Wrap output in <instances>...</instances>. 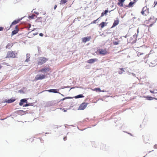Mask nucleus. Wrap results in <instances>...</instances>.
<instances>
[{
  "instance_id": "obj_35",
  "label": "nucleus",
  "mask_w": 157,
  "mask_h": 157,
  "mask_svg": "<svg viewBox=\"0 0 157 157\" xmlns=\"http://www.w3.org/2000/svg\"><path fill=\"white\" fill-rule=\"evenodd\" d=\"M39 35L41 36H43L44 35V34L42 33H40L39 34Z\"/></svg>"
},
{
  "instance_id": "obj_4",
  "label": "nucleus",
  "mask_w": 157,
  "mask_h": 157,
  "mask_svg": "<svg viewBox=\"0 0 157 157\" xmlns=\"http://www.w3.org/2000/svg\"><path fill=\"white\" fill-rule=\"evenodd\" d=\"M149 9L146 6H145L143 8L141 13L142 15L144 16H147L149 14Z\"/></svg>"
},
{
  "instance_id": "obj_5",
  "label": "nucleus",
  "mask_w": 157,
  "mask_h": 157,
  "mask_svg": "<svg viewBox=\"0 0 157 157\" xmlns=\"http://www.w3.org/2000/svg\"><path fill=\"white\" fill-rule=\"evenodd\" d=\"M137 2V0H133V2H130L128 5H124V8H128L132 7L133 5L135 4Z\"/></svg>"
},
{
  "instance_id": "obj_12",
  "label": "nucleus",
  "mask_w": 157,
  "mask_h": 157,
  "mask_svg": "<svg viewBox=\"0 0 157 157\" xmlns=\"http://www.w3.org/2000/svg\"><path fill=\"white\" fill-rule=\"evenodd\" d=\"M59 90L58 89H50L48 90H46L45 91H48L49 92H52L55 93H59V92H58L57 91Z\"/></svg>"
},
{
  "instance_id": "obj_16",
  "label": "nucleus",
  "mask_w": 157,
  "mask_h": 157,
  "mask_svg": "<svg viewBox=\"0 0 157 157\" xmlns=\"http://www.w3.org/2000/svg\"><path fill=\"white\" fill-rule=\"evenodd\" d=\"M27 101L26 99H23L20 100V102L19 103V105L20 106H22L23 105V103H27Z\"/></svg>"
},
{
  "instance_id": "obj_40",
  "label": "nucleus",
  "mask_w": 157,
  "mask_h": 157,
  "mask_svg": "<svg viewBox=\"0 0 157 157\" xmlns=\"http://www.w3.org/2000/svg\"><path fill=\"white\" fill-rule=\"evenodd\" d=\"M67 98H63L62 99H61L63 101V100H64L65 99H66Z\"/></svg>"
},
{
  "instance_id": "obj_21",
  "label": "nucleus",
  "mask_w": 157,
  "mask_h": 157,
  "mask_svg": "<svg viewBox=\"0 0 157 157\" xmlns=\"http://www.w3.org/2000/svg\"><path fill=\"white\" fill-rule=\"evenodd\" d=\"M83 97H84V96L83 95H82V94H79V95H78L76 96H75V98H83Z\"/></svg>"
},
{
  "instance_id": "obj_14",
  "label": "nucleus",
  "mask_w": 157,
  "mask_h": 157,
  "mask_svg": "<svg viewBox=\"0 0 157 157\" xmlns=\"http://www.w3.org/2000/svg\"><path fill=\"white\" fill-rule=\"evenodd\" d=\"M15 100V99L13 98H11L10 99L8 100H5V102L8 103H10L13 102Z\"/></svg>"
},
{
  "instance_id": "obj_33",
  "label": "nucleus",
  "mask_w": 157,
  "mask_h": 157,
  "mask_svg": "<svg viewBox=\"0 0 157 157\" xmlns=\"http://www.w3.org/2000/svg\"><path fill=\"white\" fill-rule=\"evenodd\" d=\"M3 29V28L2 27H0V31H2Z\"/></svg>"
},
{
  "instance_id": "obj_13",
  "label": "nucleus",
  "mask_w": 157,
  "mask_h": 157,
  "mask_svg": "<svg viewBox=\"0 0 157 157\" xmlns=\"http://www.w3.org/2000/svg\"><path fill=\"white\" fill-rule=\"evenodd\" d=\"M119 21L118 19H117V20H115L114 21L113 25L111 28H113L116 26H117L119 24Z\"/></svg>"
},
{
  "instance_id": "obj_38",
  "label": "nucleus",
  "mask_w": 157,
  "mask_h": 157,
  "mask_svg": "<svg viewBox=\"0 0 157 157\" xmlns=\"http://www.w3.org/2000/svg\"><path fill=\"white\" fill-rule=\"evenodd\" d=\"M63 140H67V137H64V138H63Z\"/></svg>"
},
{
  "instance_id": "obj_39",
  "label": "nucleus",
  "mask_w": 157,
  "mask_h": 157,
  "mask_svg": "<svg viewBox=\"0 0 157 157\" xmlns=\"http://www.w3.org/2000/svg\"><path fill=\"white\" fill-rule=\"evenodd\" d=\"M150 92H151V93H154V92L152 91V90H150Z\"/></svg>"
},
{
  "instance_id": "obj_36",
  "label": "nucleus",
  "mask_w": 157,
  "mask_h": 157,
  "mask_svg": "<svg viewBox=\"0 0 157 157\" xmlns=\"http://www.w3.org/2000/svg\"><path fill=\"white\" fill-rule=\"evenodd\" d=\"M105 15V14H104V12H102V13H101V17H103L104 16V15Z\"/></svg>"
},
{
  "instance_id": "obj_18",
  "label": "nucleus",
  "mask_w": 157,
  "mask_h": 157,
  "mask_svg": "<svg viewBox=\"0 0 157 157\" xmlns=\"http://www.w3.org/2000/svg\"><path fill=\"white\" fill-rule=\"evenodd\" d=\"M50 70L49 68H44L39 70V72H46L49 71Z\"/></svg>"
},
{
  "instance_id": "obj_23",
  "label": "nucleus",
  "mask_w": 157,
  "mask_h": 157,
  "mask_svg": "<svg viewBox=\"0 0 157 157\" xmlns=\"http://www.w3.org/2000/svg\"><path fill=\"white\" fill-rule=\"evenodd\" d=\"M105 22H102L99 25L102 28L105 26Z\"/></svg>"
},
{
  "instance_id": "obj_2",
  "label": "nucleus",
  "mask_w": 157,
  "mask_h": 157,
  "mask_svg": "<svg viewBox=\"0 0 157 157\" xmlns=\"http://www.w3.org/2000/svg\"><path fill=\"white\" fill-rule=\"evenodd\" d=\"M48 59L44 57H40L38 60L37 63L39 65H42L46 63Z\"/></svg>"
},
{
  "instance_id": "obj_1",
  "label": "nucleus",
  "mask_w": 157,
  "mask_h": 157,
  "mask_svg": "<svg viewBox=\"0 0 157 157\" xmlns=\"http://www.w3.org/2000/svg\"><path fill=\"white\" fill-rule=\"evenodd\" d=\"M17 55V53L16 52L9 51L7 52L6 58H15Z\"/></svg>"
},
{
  "instance_id": "obj_20",
  "label": "nucleus",
  "mask_w": 157,
  "mask_h": 157,
  "mask_svg": "<svg viewBox=\"0 0 157 157\" xmlns=\"http://www.w3.org/2000/svg\"><path fill=\"white\" fill-rule=\"evenodd\" d=\"M21 20V19H19L14 21L13 22H12L11 25H10V27L13 25H15L18 23Z\"/></svg>"
},
{
  "instance_id": "obj_17",
  "label": "nucleus",
  "mask_w": 157,
  "mask_h": 157,
  "mask_svg": "<svg viewBox=\"0 0 157 157\" xmlns=\"http://www.w3.org/2000/svg\"><path fill=\"white\" fill-rule=\"evenodd\" d=\"M13 45V44L12 43H8L6 47V49H10L12 47Z\"/></svg>"
},
{
  "instance_id": "obj_47",
  "label": "nucleus",
  "mask_w": 157,
  "mask_h": 157,
  "mask_svg": "<svg viewBox=\"0 0 157 157\" xmlns=\"http://www.w3.org/2000/svg\"><path fill=\"white\" fill-rule=\"evenodd\" d=\"M120 73H121H121H122V72H121H121H120Z\"/></svg>"
},
{
  "instance_id": "obj_9",
  "label": "nucleus",
  "mask_w": 157,
  "mask_h": 157,
  "mask_svg": "<svg viewBox=\"0 0 157 157\" xmlns=\"http://www.w3.org/2000/svg\"><path fill=\"white\" fill-rule=\"evenodd\" d=\"M118 2L117 4L120 7L124 6V3L125 0H118Z\"/></svg>"
},
{
  "instance_id": "obj_25",
  "label": "nucleus",
  "mask_w": 157,
  "mask_h": 157,
  "mask_svg": "<svg viewBox=\"0 0 157 157\" xmlns=\"http://www.w3.org/2000/svg\"><path fill=\"white\" fill-rule=\"evenodd\" d=\"M137 56H140L141 55H142L145 54V53H141L138 51L137 52Z\"/></svg>"
},
{
  "instance_id": "obj_32",
  "label": "nucleus",
  "mask_w": 157,
  "mask_h": 157,
  "mask_svg": "<svg viewBox=\"0 0 157 157\" xmlns=\"http://www.w3.org/2000/svg\"><path fill=\"white\" fill-rule=\"evenodd\" d=\"M113 44L114 45H117L119 44V43L118 42L115 41L113 42Z\"/></svg>"
},
{
  "instance_id": "obj_29",
  "label": "nucleus",
  "mask_w": 157,
  "mask_h": 157,
  "mask_svg": "<svg viewBox=\"0 0 157 157\" xmlns=\"http://www.w3.org/2000/svg\"><path fill=\"white\" fill-rule=\"evenodd\" d=\"M100 17H99L97 19H96V20H94L93 21H92L91 22V24H95V23H96V21L98 20L100 18Z\"/></svg>"
},
{
  "instance_id": "obj_30",
  "label": "nucleus",
  "mask_w": 157,
  "mask_h": 157,
  "mask_svg": "<svg viewBox=\"0 0 157 157\" xmlns=\"http://www.w3.org/2000/svg\"><path fill=\"white\" fill-rule=\"evenodd\" d=\"M108 10H106L104 11V14L105 15H106L107 14V13H108Z\"/></svg>"
},
{
  "instance_id": "obj_37",
  "label": "nucleus",
  "mask_w": 157,
  "mask_h": 157,
  "mask_svg": "<svg viewBox=\"0 0 157 157\" xmlns=\"http://www.w3.org/2000/svg\"><path fill=\"white\" fill-rule=\"evenodd\" d=\"M57 7V6L56 5L55 6H54V10H55L56 9V7Z\"/></svg>"
},
{
  "instance_id": "obj_6",
  "label": "nucleus",
  "mask_w": 157,
  "mask_h": 157,
  "mask_svg": "<svg viewBox=\"0 0 157 157\" xmlns=\"http://www.w3.org/2000/svg\"><path fill=\"white\" fill-rule=\"evenodd\" d=\"M45 75H37L35 78V80L36 81L39 80H42L45 78Z\"/></svg>"
},
{
  "instance_id": "obj_19",
  "label": "nucleus",
  "mask_w": 157,
  "mask_h": 157,
  "mask_svg": "<svg viewBox=\"0 0 157 157\" xmlns=\"http://www.w3.org/2000/svg\"><path fill=\"white\" fill-rule=\"evenodd\" d=\"M92 90L93 91H95L96 92H104L105 91L104 90L101 91L100 89L99 88H95L94 89H92Z\"/></svg>"
},
{
  "instance_id": "obj_34",
  "label": "nucleus",
  "mask_w": 157,
  "mask_h": 157,
  "mask_svg": "<svg viewBox=\"0 0 157 157\" xmlns=\"http://www.w3.org/2000/svg\"><path fill=\"white\" fill-rule=\"evenodd\" d=\"M154 4H155V6L154 7H155V6L157 4V2L156 1H155L154 2Z\"/></svg>"
},
{
  "instance_id": "obj_42",
  "label": "nucleus",
  "mask_w": 157,
  "mask_h": 157,
  "mask_svg": "<svg viewBox=\"0 0 157 157\" xmlns=\"http://www.w3.org/2000/svg\"><path fill=\"white\" fill-rule=\"evenodd\" d=\"M120 69L121 70H123V68H121Z\"/></svg>"
},
{
  "instance_id": "obj_26",
  "label": "nucleus",
  "mask_w": 157,
  "mask_h": 157,
  "mask_svg": "<svg viewBox=\"0 0 157 157\" xmlns=\"http://www.w3.org/2000/svg\"><path fill=\"white\" fill-rule=\"evenodd\" d=\"M36 16L34 14H32L31 16H29V18H31V19H34V17Z\"/></svg>"
},
{
  "instance_id": "obj_27",
  "label": "nucleus",
  "mask_w": 157,
  "mask_h": 157,
  "mask_svg": "<svg viewBox=\"0 0 157 157\" xmlns=\"http://www.w3.org/2000/svg\"><path fill=\"white\" fill-rule=\"evenodd\" d=\"M32 104V103H29L28 104H26L24 105L23 106L24 107H27V106H29L31 105V104Z\"/></svg>"
},
{
  "instance_id": "obj_46",
  "label": "nucleus",
  "mask_w": 157,
  "mask_h": 157,
  "mask_svg": "<svg viewBox=\"0 0 157 157\" xmlns=\"http://www.w3.org/2000/svg\"><path fill=\"white\" fill-rule=\"evenodd\" d=\"M64 112H66V110H64Z\"/></svg>"
},
{
  "instance_id": "obj_28",
  "label": "nucleus",
  "mask_w": 157,
  "mask_h": 157,
  "mask_svg": "<svg viewBox=\"0 0 157 157\" xmlns=\"http://www.w3.org/2000/svg\"><path fill=\"white\" fill-rule=\"evenodd\" d=\"M147 100H152L153 99V98L152 97H150L149 96H147Z\"/></svg>"
},
{
  "instance_id": "obj_43",
  "label": "nucleus",
  "mask_w": 157,
  "mask_h": 157,
  "mask_svg": "<svg viewBox=\"0 0 157 157\" xmlns=\"http://www.w3.org/2000/svg\"><path fill=\"white\" fill-rule=\"evenodd\" d=\"M2 66L1 65H0V69H1L2 67Z\"/></svg>"
},
{
  "instance_id": "obj_15",
  "label": "nucleus",
  "mask_w": 157,
  "mask_h": 157,
  "mask_svg": "<svg viewBox=\"0 0 157 157\" xmlns=\"http://www.w3.org/2000/svg\"><path fill=\"white\" fill-rule=\"evenodd\" d=\"M155 18L153 16H151L150 18L148 19V21H150L151 23V24L150 25H152V23H153L155 21Z\"/></svg>"
},
{
  "instance_id": "obj_8",
  "label": "nucleus",
  "mask_w": 157,
  "mask_h": 157,
  "mask_svg": "<svg viewBox=\"0 0 157 157\" xmlns=\"http://www.w3.org/2000/svg\"><path fill=\"white\" fill-rule=\"evenodd\" d=\"M91 39V37L90 36L84 37L82 38V42L84 43H86L87 41H89Z\"/></svg>"
},
{
  "instance_id": "obj_45",
  "label": "nucleus",
  "mask_w": 157,
  "mask_h": 157,
  "mask_svg": "<svg viewBox=\"0 0 157 157\" xmlns=\"http://www.w3.org/2000/svg\"><path fill=\"white\" fill-rule=\"evenodd\" d=\"M147 20L146 21H145V22L146 23H147Z\"/></svg>"
},
{
  "instance_id": "obj_44",
  "label": "nucleus",
  "mask_w": 157,
  "mask_h": 157,
  "mask_svg": "<svg viewBox=\"0 0 157 157\" xmlns=\"http://www.w3.org/2000/svg\"><path fill=\"white\" fill-rule=\"evenodd\" d=\"M46 13L45 12H44V13H43V14H45Z\"/></svg>"
},
{
  "instance_id": "obj_24",
  "label": "nucleus",
  "mask_w": 157,
  "mask_h": 157,
  "mask_svg": "<svg viewBox=\"0 0 157 157\" xmlns=\"http://www.w3.org/2000/svg\"><path fill=\"white\" fill-rule=\"evenodd\" d=\"M26 56H27V58L25 60V61L26 62H28L30 61V60H29L30 57L29 56V54H27L26 55Z\"/></svg>"
},
{
  "instance_id": "obj_10",
  "label": "nucleus",
  "mask_w": 157,
  "mask_h": 157,
  "mask_svg": "<svg viewBox=\"0 0 157 157\" xmlns=\"http://www.w3.org/2000/svg\"><path fill=\"white\" fill-rule=\"evenodd\" d=\"M98 61V59L97 58L91 59L88 60L87 62L89 63H92L94 62H97Z\"/></svg>"
},
{
  "instance_id": "obj_31",
  "label": "nucleus",
  "mask_w": 157,
  "mask_h": 157,
  "mask_svg": "<svg viewBox=\"0 0 157 157\" xmlns=\"http://www.w3.org/2000/svg\"><path fill=\"white\" fill-rule=\"evenodd\" d=\"M34 10H33V11L34 13L35 14H39V13H38L36 11H35Z\"/></svg>"
},
{
  "instance_id": "obj_22",
  "label": "nucleus",
  "mask_w": 157,
  "mask_h": 157,
  "mask_svg": "<svg viewBox=\"0 0 157 157\" xmlns=\"http://www.w3.org/2000/svg\"><path fill=\"white\" fill-rule=\"evenodd\" d=\"M67 2V0H61L60 2V4H64Z\"/></svg>"
},
{
  "instance_id": "obj_41",
  "label": "nucleus",
  "mask_w": 157,
  "mask_h": 157,
  "mask_svg": "<svg viewBox=\"0 0 157 157\" xmlns=\"http://www.w3.org/2000/svg\"><path fill=\"white\" fill-rule=\"evenodd\" d=\"M146 56H145L143 57V58L145 59L146 58Z\"/></svg>"
},
{
  "instance_id": "obj_7",
  "label": "nucleus",
  "mask_w": 157,
  "mask_h": 157,
  "mask_svg": "<svg viewBox=\"0 0 157 157\" xmlns=\"http://www.w3.org/2000/svg\"><path fill=\"white\" fill-rule=\"evenodd\" d=\"M88 103L83 102L80 104L78 107V109L83 110L85 109L87 107Z\"/></svg>"
},
{
  "instance_id": "obj_3",
  "label": "nucleus",
  "mask_w": 157,
  "mask_h": 157,
  "mask_svg": "<svg viewBox=\"0 0 157 157\" xmlns=\"http://www.w3.org/2000/svg\"><path fill=\"white\" fill-rule=\"evenodd\" d=\"M97 53L99 55H103L108 54V52L106 48L99 49L97 50Z\"/></svg>"
},
{
  "instance_id": "obj_11",
  "label": "nucleus",
  "mask_w": 157,
  "mask_h": 157,
  "mask_svg": "<svg viewBox=\"0 0 157 157\" xmlns=\"http://www.w3.org/2000/svg\"><path fill=\"white\" fill-rule=\"evenodd\" d=\"M15 30L13 31L12 32L11 35L12 36L16 34L19 31V29L18 28V26L17 25L15 27Z\"/></svg>"
}]
</instances>
